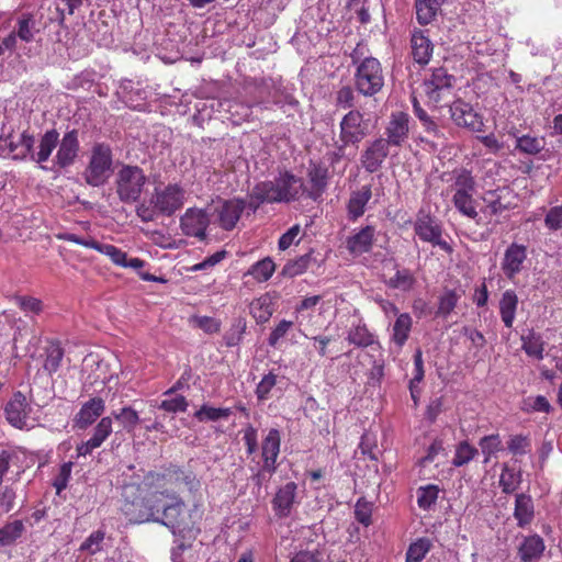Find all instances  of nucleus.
<instances>
[{"label":"nucleus","mask_w":562,"mask_h":562,"mask_svg":"<svg viewBox=\"0 0 562 562\" xmlns=\"http://www.w3.org/2000/svg\"><path fill=\"white\" fill-rule=\"evenodd\" d=\"M376 239V229L373 225H366L353 232L346 238L345 246L352 257H359L373 249Z\"/></svg>","instance_id":"17"},{"label":"nucleus","mask_w":562,"mask_h":562,"mask_svg":"<svg viewBox=\"0 0 562 562\" xmlns=\"http://www.w3.org/2000/svg\"><path fill=\"white\" fill-rule=\"evenodd\" d=\"M521 349L527 356L537 360H542L544 355V340L541 334L536 333L533 329L528 330L527 334L521 335Z\"/></svg>","instance_id":"34"},{"label":"nucleus","mask_w":562,"mask_h":562,"mask_svg":"<svg viewBox=\"0 0 562 562\" xmlns=\"http://www.w3.org/2000/svg\"><path fill=\"white\" fill-rule=\"evenodd\" d=\"M310 262V255H303L295 260L286 262L283 266L281 273L284 277L294 278L296 276L304 273L307 270Z\"/></svg>","instance_id":"57"},{"label":"nucleus","mask_w":562,"mask_h":562,"mask_svg":"<svg viewBox=\"0 0 562 562\" xmlns=\"http://www.w3.org/2000/svg\"><path fill=\"white\" fill-rule=\"evenodd\" d=\"M277 384V375L272 372H269L268 374L263 375L261 381L258 383L256 387V396L258 401H266L270 396L271 390Z\"/></svg>","instance_id":"62"},{"label":"nucleus","mask_w":562,"mask_h":562,"mask_svg":"<svg viewBox=\"0 0 562 562\" xmlns=\"http://www.w3.org/2000/svg\"><path fill=\"white\" fill-rule=\"evenodd\" d=\"M276 271V263L270 257H266L255 262L247 274L251 276L257 282L268 281Z\"/></svg>","instance_id":"45"},{"label":"nucleus","mask_w":562,"mask_h":562,"mask_svg":"<svg viewBox=\"0 0 562 562\" xmlns=\"http://www.w3.org/2000/svg\"><path fill=\"white\" fill-rule=\"evenodd\" d=\"M34 19L32 14H22L16 25V36L24 42H31L33 38Z\"/></svg>","instance_id":"59"},{"label":"nucleus","mask_w":562,"mask_h":562,"mask_svg":"<svg viewBox=\"0 0 562 562\" xmlns=\"http://www.w3.org/2000/svg\"><path fill=\"white\" fill-rule=\"evenodd\" d=\"M384 86V75L381 63L374 57H366L357 66L355 72L356 90L364 97H373Z\"/></svg>","instance_id":"7"},{"label":"nucleus","mask_w":562,"mask_h":562,"mask_svg":"<svg viewBox=\"0 0 562 562\" xmlns=\"http://www.w3.org/2000/svg\"><path fill=\"white\" fill-rule=\"evenodd\" d=\"M105 532L103 530L93 531L81 544L80 551H86L90 554H95L101 551L102 542L104 540Z\"/></svg>","instance_id":"60"},{"label":"nucleus","mask_w":562,"mask_h":562,"mask_svg":"<svg viewBox=\"0 0 562 562\" xmlns=\"http://www.w3.org/2000/svg\"><path fill=\"white\" fill-rule=\"evenodd\" d=\"M507 449L514 456H525L531 450V441L528 436L513 435L507 441Z\"/></svg>","instance_id":"56"},{"label":"nucleus","mask_w":562,"mask_h":562,"mask_svg":"<svg viewBox=\"0 0 562 562\" xmlns=\"http://www.w3.org/2000/svg\"><path fill=\"white\" fill-rule=\"evenodd\" d=\"M462 293L453 289H445L438 297V308L436 314L441 317H448L457 307Z\"/></svg>","instance_id":"44"},{"label":"nucleus","mask_w":562,"mask_h":562,"mask_svg":"<svg viewBox=\"0 0 562 562\" xmlns=\"http://www.w3.org/2000/svg\"><path fill=\"white\" fill-rule=\"evenodd\" d=\"M246 330V322L243 318L237 319L235 324L231 326V328L224 334L223 339L227 347L237 346L241 339L243 335Z\"/></svg>","instance_id":"58"},{"label":"nucleus","mask_w":562,"mask_h":562,"mask_svg":"<svg viewBox=\"0 0 562 562\" xmlns=\"http://www.w3.org/2000/svg\"><path fill=\"white\" fill-rule=\"evenodd\" d=\"M296 488L297 485L295 482H288L277 491L271 502L272 509L277 517L285 518L290 516L295 502Z\"/></svg>","instance_id":"28"},{"label":"nucleus","mask_w":562,"mask_h":562,"mask_svg":"<svg viewBox=\"0 0 562 562\" xmlns=\"http://www.w3.org/2000/svg\"><path fill=\"white\" fill-rule=\"evenodd\" d=\"M479 453V450L467 440L461 441L456 447L452 464L457 468L463 467L472 461Z\"/></svg>","instance_id":"51"},{"label":"nucleus","mask_w":562,"mask_h":562,"mask_svg":"<svg viewBox=\"0 0 562 562\" xmlns=\"http://www.w3.org/2000/svg\"><path fill=\"white\" fill-rule=\"evenodd\" d=\"M514 518L519 528L529 526L535 519V505L532 497L526 493L516 494Z\"/></svg>","instance_id":"30"},{"label":"nucleus","mask_w":562,"mask_h":562,"mask_svg":"<svg viewBox=\"0 0 562 562\" xmlns=\"http://www.w3.org/2000/svg\"><path fill=\"white\" fill-rule=\"evenodd\" d=\"M456 79L443 67L430 69L420 85V94L435 109L448 105L454 98Z\"/></svg>","instance_id":"4"},{"label":"nucleus","mask_w":562,"mask_h":562,"mask_svg":"<svg viewBox=\"0 0 562 562\" xmlns=\"http://www.w3.org/2000/svg\"><path fill=\"white\" fill-rule=\"evenodd\" d=\"M276 182L274 181H261L257 183L252 191L256 195L259 196L260 202L263 203H274L279 202L278 199V190L276 189Z\"/></svg>","instance_id":"55"},{"label":"nucleus","mask_w":562,"mask_h":562,"mask_svg":"<svg viewBox=\"0 0 562 562\" xmlns=\"http://www.w3.org/2000/svg\"><path fill=\"white\" fill-rule=\"evenodd\" d=\"M371 198L372 189L370 184L362 186L359 190L351 192L347 203L348 218L355 222L361 217Z\"/></svg>","instance_id":"29"},{"label":"nucleus","mask_w":562,"mask_h":562,"mask_svg":"<svg viewBox=\"0 0 562 562\" xmlns=\"http://www.w3.org/2000/svg\"><path fill=\"white\" fill-rule=\"evenodd\" d=\"M389 156L387 142L380 137L371 142L361 154V165L369 173L376 172Z\"/></svg>","instance_id":"22"},{"label":"nucleus","mask_w":562,"mask_h":562,"mask_svg":"<svg viewBox=\"0 0 562 562\" xmlns=\"http://www.w3.org/2000/svg\"><path fill=\"white\" fill-rule=\"evenodd\" d=\"M520 483V471H516L515 469L509 468L507 464H505L499 476V486L502 488V492L505 494H512L518 488Z\"/></svg>","instance_id":"47"},{"label":"nucleus","mask_w":562,"mask_h":562,"mask_svg":"<svg viewBox=\"0 0 562 562\" xmlns=\"http://www.w3.org/2000/svg\"><path fill=\"white\" fill-rule=\"evenodd\" d=\"M452 203L460 214L476 223L479 222L480 216L474 194H453Z\"/></svg>","instance_id":"40"},{"label":"nucleus","mask_w":562,"mask_h":562,"mask_svg":"<svg viewBox=\"0 0 562 562\" xmlns=\"http://www.w3.org/2000/svg\"><path fill=\"white\" fill-rule=\"evenodd\" d=\"M527 259V247L517 243L510 244L504 255L502 270L508 279H514L522 269Z\"/></svg>","instance_id":"27"},{"label":"nucleus","mask_w":562,"mask_h":562,"mask_svg":"<svg viewBox=\"0 0 562 562\" xmlns=\"http://www.w3.org/2000/svg\"><path fill=\"white\" fill-rule=\"evenodd\" d=\"M307 187L303 184V194L306 198L318 201L328 187L329 169L322 162H310L307 168Z\"/></svg>","instance_id":"15"},{"label":"nucleus","mask_w":562,"mask_h":562,"mask_svg":"<svg viewBox=\"0 0 562 562\" xmlns=\"http://www.w3.org/2000/svg\"><path fill=\"white\" fill-rule=\"evenodd\" d=\"M544 225L549 231L562 229V204L552 206L546 214Z\"/></svg>","instance_id":"64"},{"label":"nucleus","mask_w":562,"mask_h":562,"mask_svg":"<svg viewBox=\"0 0 562 562\" xmlns=\"http://www.w3.org/2000/svg\"><path fill=\"white\" fill-rule=\"evenodd\" d=\"M105 411V402L102 397L94 396L83 403L74 417V426L78 429H87L91 426Z\"/></svg>","instance_id":"26"},{"label":"nucleus","mask_w":562,"mask_h":562,"mask_svg":"<svg viewBox=\"0 0 562 562\" xmlns=\"http://www.w3.org/2000/svg\"><path fill=\"white\" fill-rule=\"evenodd\" d=\"M64 349L57 339L40 340L37 346V379L42 380L45 395L48 400L55 397V382L53 374L59 369L64 358Z\"/></svg>","instance_id":"5"},{"label":"nucleus","mask_w":562,"mask_h":562,"mask_svg":"<svg viewBox=\"0 0 562 562\" xmlns=\"http://www.w3.org/2000/svg\"><path fill=\"white\" fill-rule=\"evenodd\" d=\"M79 149L78 132L76 130L67 132L59 142L54 165L58 169L71 166L78 157Z\"/></svg>","instance_id":"21"},{"label":"nucleus","mask_w":562,"mask_h":562,"mask_svg":"<svg viewBox=\"0 0 562 562\" xmlns=\"http://www.w3.org/2000/svg\"><path fill=\"white\" fill-rule=\"evenodd\" d=\"M281 447V434L279 429L271 428L267 432L266 437L261 442V459L262 465L255 479L257 484H260L261 477L265 473L272 475L278 469V457L280 454Z\"/></svg>","instance_id":"13"},{"label":"nucleus","mask_w":562,"mask_h":562,"mask_svg":"<svg viewBox=\"0 0 562 562\" xmlns=\"http://www.w3.org/2000/svg\"><path fill=\"white\" fill-rule=\"evenodd\" d=\"M276 189L278 190L279 202H292L299 200L303 193V181L291 171L280 172L276 178Z\"/></svg>","instance_id":"23"},{"label":"nucleus","mask_w":562,"mask_h":562,"mask_svg":"<svg viewBox=\"0 0 562 562\" xmlns=\"http://www.w3.org/2000/svg\"><path fill=\"white\" fill-rule=\"evenodd\" d=\"M420 124L424 131L429 135L428 137L420 136L419 140L422 143L427 144L432 149H437L440 144H443L446 139L445 133L431 116L420 122Z\"/></svg>","instance_id":"42"},{"label":"nucleus","mask_w":562,"mask_h":562,"mask_svg":"<svg viewBox=\"0 0 562 562\" xmlns=\"http://www.w3.org/2000/svg\"><path fill=\"white\" fill-rule=\"evenodd\" d=\"M346 339L349 344L360 348H367L373 346L374 344L379 345V342L375 340V336L363 323H359L358 325L350 327Z\"/></svg>","instance_id":"37"},{"label":"nucleus","mask_w":562,"mask_h":562,"mask_svg":"<svg viewBox=\"0 0 562 562\" xmlns=\"http://www.w3.org/2000/svg\"><path fill=\"white\" fill-rule=\"evenodd\" d=\"M440 0H415L416 19L420 25H427L436 18Z\"/></svg>","instance_id":"39"},{"label":"nucleus","mask_w":562,"mask_h":562,"mask_svg":"<svg viewBox=\"0 0 562 562\" xmlns=\"http://www.w3.org/2000/svg\"><path fill=\"white\" fill-rule=\"evenodd\" d=\"M64 239L77 245H81L86 248L94 249L100 254L109 257L114 265L122 268L139 270L145 266V261L140 258H128L125 251L111 244H102L93 238H83L76 234H66Z\"/></svg>","instance_id":"10"},{"label":"nucleus","mask_w":562,"mask_h":562,"mask_svg":"<svg viewBox=\"0 0 562 562\" xmlns=\"http://www.w3.org/2000/svg\"><path fill=\"white\" fill-rule=\"evenodd\" d=\"M415 235L424 243L438 247L448 255L453 252V247L443 238L441 222L429 212L420 210L414 222Z\"/></svg>","instance_id":"9"},{"label":"nucleus","mask_w":562,"mask_h":562,"mask_svg":"<svg viewBox=\"0 0 562 562\" xmlns=\"http://www.w3.org/2000/svg\"><path fill=\"white\" fill-rule=\"evenodd\" d=\"M434 44L428 30L415 27L411 33V54L415 63L427 65L432 56Z\"/></svg>","instance_id":"24"},{"label":"nucleus","mask_w":562,"mask_h":562,"mask_svg":"<svg viewBox=\"0 0 562 562\" xmlns=\"http://www.w3.org/2000/svg\"><path fill=\"white\" fill-rule=\"evenodd\" d=\"M339 128L338 150L342 151L347 146H358L370 134V121L359 110H350L342 116Z\"/></svg>","instance_id":"11"},{"label":"nucleus","mask_w":562,"mask_h":562,"mask_svg":"<svg viewBox=\"0 0 562 562\" xmlns=\"http://www.w3.org/2000/svg\"><path fill=\"white\" fill-rule=\"evenodd\" d=\"M232 409L228 407H213L203 404L195 413L194 418L201 423L204 422H217L220 419H226L231 416Z\"/></svg>","instance_id":"46"},{"label":"nucleus","mask_w":562,"mask_h":562,"mask_svg":"<svg viewBox=\"0 0 562 562\" xmlns=\"http://www.w3.org/2000/svg\"><path fill=\"white\" fill-rule=\"evenodd\" d=\"M276 299L274 295L265 293L251 301L249 312L258 324H265L270 319L274 312Z\"/></svg>","instance_id":"31"},{"label":"nucleus","mask_w":562,"mask_h":562,"mask_svg":"<svg viewBox=\"0 0 562 562\" xmlns=\"http://www.w3.org/2000/svg\"><path fill=\"white\" fill-rule=\"evenodd\" d=\"M143 494L142 484H125L122 490L121 510L132 524L159 521L168 490Z\"/></svg>","instance_id":"2"},{"label":"nucleus","mask_w":562,"mask_h":562,"mask_svg":"<svg viewBox=\"0 0 562 562\" xmlns=\"http://www.w3.org/2000/svg\"><path fill=\"white\" fill-rule=\"evenodd\" d=\"M409 115L404 112H394L391 114L387 126L385 127L384 142L387 146L401 147L408 138Z\"/></svg>","instance_id":"19"},{"label":"nucleus","mask_w":562,"mask_h":562,"mask_svg":"<svg viewBox=\"0 0 562 562\" xmlns=\"http://www.w3.org/2000/svg\"><path fill=\"white\" fill-rule=\"evenodd\" d=\"M517 306L518 297L516 293L513 290L505 291L499 301V314L504 325L507 328L513 327Z\"/></svg>","instance_id":"36"},{"label":"nucleus","mask_w":562,"mask_h":562,"mask_svg":"<svg viewBox=\"0 0 562 562\" xmlns=\"http://www.w3.org/2000/svg\"><path fill=\"white\" fill-rule=\"evenodd\" d=\"M439 492H440L439 487L435 484H428L425 486H420L417 490L418 507L424 510L429 509L432 505L436 504V502L438 499Z\"/></svg>","instance_id":"53"},{"label":"nucleus","mask_w":562,"mask_h":562,"mask_svg":"<svg viewBox=\"0 0 562 562\" xmlns=\"http://www.w3.org/2000/svg\"><path fill=\"white\" fill-rule=\"evenodd\" d=\"M431 549L427 538H419L412 542L406 551V562H420Z\"/></svg>","instance_id":"52"},{"label":"nucleus","mask_w":562,"mask_h":562,"mask_svg":"<svg viewBox=\"0 0 562 562\" xmlns=\"http://www.w3.org/2000/svg\"><path fill=\"white\" fill-rule=\"evenodd\" d=\"M146 182L147 177L140 167L124 165L116 173V194L122 202L134 203L140 198Z\"/></svg>","instance_id":"8"},{"label":"nucleus","mask_w":562,"mask_h":562,"mask_svg":"<svg viewBox=\"0 0 562 562\" xmlns=\"http://www.w3.org/2000/svg\"><path fill=\"white\" fill-rule=\"evenodd\" d=\"M58 143V132L56 130L47 131L41 138L40 150H37V164L46 161Z\"/></svg>","instance_id":"49"},{"label":"nucleus","mask_w":562,"mask_h":562,"mask_svg":"<svg viewBox=\"0 0 562 562\" xmlns=\"http://www.w3.org/2000/svg\"><path fill=\"white\" fill-rule=\"evenodd\" d=\"M546 142L543 138L522 135L517 138L516 148L528 155H537L544 148Z\"/></svg>","instance_id":"54"},{"label":"nucleus","mask_w":562,"mask_h":562,"mask_svg":"<svg viewBox=\"0 0 562 562\" xmlns=\"http://www.w3.org/2000/svg\"><path fill=\"white\" fill-rule=\"evenodd\" d=\"M479 447L484 456V463H488L497 452L503 450V442L499 434L484 436L479 441Z\"/></svg>","instance_id":"48"},{"label":"nucleus","mask_w":562,"mask_h":562,"mask_svg":"<svg viewBox=\"0 0 562 562\" xmlns=\"http://www.w3.org/2000/svg\"><path fill=\"white\" fill-rule=\"evenodd\" d=\"M143 484L151 491L168 490L170 493H175L170 487H178L181 484L189 492H195L201 486L200 480L192 471L175 463L162 467L160 471H148L144 475Z\"/></svg>","instance_id":"3"},{"label":"nucleus","mask_w":562,"mask_h":562,"mask_svg":"<svg viewBox=\"0 0 562 562\" xmlns=\"http://www.w3.org/2000/svg\"><path fill=\"white\" fill-rule=\"evenodd\" d=\"M191 323L206 334H215L221 330V322L211 316H193Z\"/></svg>","instance_id":"63"},{"label":"nucleus","mask_w":562,"mask_h":562,"mask_svg":"<svg viewBox=\"0 0 562 562\" xmlns=\"http://www.w3.org/2000/svg\"><path fill=\"white\" fill-rule=\"evenodd\" d=\"M126 434H134L137 425L140 423V417L137 411L132 406H123L119 411H113L111 415Z\"/></svg>","instance_id":"38"},{"label":"nucleus","mask_w":562,"mask_h":562,"mask_svg":"<svg viewBox=\"0 0 562 562\" xmlns=\"http://www.w3.org/2000/svg\"><path fill=\"white\" fill-rule=\"evenodd\" d=\"M245 209L246 202L243 199L234 198L225 200L217 209V221L220 227L225 231L234 229Z\"/></svg>","instance_id":"25"},{"label":"nucleus","mask_w":562,"mask_h":562,"mask_svg":"<svg viewBox=\"0 0 562 562\" xmlns=\"http://www.w3.org/2000/svg\"><path fill=\"white\" fill-rule=\"evenodd\" d=\"M72 462L68 461L60 465L58 473L53 479V486L56 488V493L59 495L68 485L71 476Z\"/></svg>","instance_id":"61"},{"label":"nucleus","mask_w":562,"mask_h":562,"mask_svg":"<svg viewBox=\"0 0 562 562\" xmlns=\"http://www.w3.org/2000/svg\"><path fill=\"white\" fill-rule=\"evenodd\" d=\"M449 112L452 122L474 133L484 131L483 116L473 106L462 99L452 100L449 103Z\"/></svg>","instance_id":"14"},{"label":"nucleus","mask_w":562,"mask_h":562,"mask_svg":"<svg viewBox=\"0 0 562 562\" xmlns=\"http://www.w3.org/2000/svg\"><path fill=\"white\" fill-rule=\"evenodd\" d=\"M112 425L113 422L111 416L101 417V419L93 428L92 436L87 441L81 442L80 445L77 446V457H86L88 454H91L93 450L100 448L112 434Z\"/></svg>","instance_id":"20"},{"label":"nucleus","mask_w":562,"mask_h":562,"mask_svg":"<svg viewBox=\"0 0 562 562\" xmlns=\"http://www.w3.org/2000/svg\"><path fill=\"white\" fill-rule=\"evenodd\" d=\"M416 282L417 279L413 271L398 265H395L394 274L384 280L389 289L398 290L404 293L411 292L415 288Z\"/></svg>","instance_id":"33"},{"label":"nucleus","mask_w":562,"mask_h":562,"mask_svg":"<svg viewBox=\"0 0 562 562\" xmlns=\"http://www.w3.org/2000/svg\"><path fill=\"white\" fill-rule=\"evenodd\" d=\"M454 181L451 184L453 194H474L475 193V180L471 171L467 169H460L454 171Z\"/></svg>","instance_id":"41"},{"label":"nucleus","mask_w":562,"mask_h":562,"mask_svg":"<svg viewBox=\"0 0 562 562\" xmlns=\"http://www.w3.org/2000/svg\"><path fill=\"white\" fill-rule=\"evenodd\" d=\"M83 0H53L54 14L49 15V22L64 23L67 15H72L82 5Z\"/></svg>","instance_id":"43"},{"label":"nucleus","mask_w":562,"mask_h":562,"mask_svg":"<svg viewBox=\"0 0 562 562\" xmlns=\"http://www.w3.org/2000/svg\"><path fill=\"white\" fill-rule=\"evenodd\" d=\"M204 510L201 504H193L188 508L178 493L166 496L158 522L169 528L172 535L179 538V549L187 550L201 535V521Z\"/></svg>","instance_id":"1"},{"label":"nucleus","mask_w":562,"mask_h":562,"mask_svg":"<svg viewBox=\"0 0 562 562\" xmlns=\"http://www.w3.org/2000/svg\"><path fill=\"white\" fill-rule=\"evenodd\" d=\"M184 190L177 183H169L165 188H155L150 203L159 214L171 216L183 206Z\"/></svg>","instance_id":"12"},{"label":"nucleus","mask_w":562,"mask_h":562,"mask_svg":"<svg viewBox=\"0 0 562 562\" xmlns=\"http://www.w3.org/2000/svg\"><path fill=\"white\" fill-rule=\"evenodd\" d=\"M113 165V154L109 144L97 143L91 149L90 160L83 171V178L89 186L100 187L110 177Z\"/></svg>","instance_id":"6"},{"label":"nucleus","mask_w":562,"mask_h":562,"mask_svg":"<svg viewBox=\"0 0 562 562\" xmlns=\"http://www.w3.org/2000/svg\"><path fill=\"white\" fill-rule=\"evenodd\" d=\"M32 412L31 403L21 392L13 394L4 407V415L9 424L19 429L30 428L29 419Z\"/></svg>","instance_id":"16"},{"label":"nucleus","mask_w":562,"mask_h":562,"mask_svg":"<svg viewBox=\"0 0 562 562\" xmlns=\"http://www.w3.org/2000/svg\"><path fill=\"white\" fill-rule=\"evenodd\" d=\"M210 218L204 210L189 209L180 220V227L186 236L204 240Z\"/></svg>","instance_id":"18"},{"label":"nucleus","mask_w":562,"mask_h":562,"mask_svg":"<svg viewBox=\"0 0 562 562\" xmlns=\"http://www.w3.org/2000/svg\"><path fill=\"white\" fill-rule=\"evenodd\" d=\"M412 326L413 319L408 313H401L397 315L392 328V341L398 348H402L406 344Z\"/></svg>","instance_id":"35"},{"label":"nucleus","mask_w":562,"mask_h":562,"mask_svg":"<svg viewBox=\"0 0 562 562\" xmlns=\"http://www.w3.org/2000/svg\"><path fill=\"white\" fill-rule=\"evenodd\" d=\"M544 549V541L539 535L527 536L518 547V555L521 562H535L542 557Z\"/></svg>","instance_id":"32"},{"label":"nucleus","mask_w":562,"mask_h":562,"mask_svg":"<svg viewBox=\"0 0 562 562\" xmlns=\"http://www.w3.org/2000/svg\"><path fill=\"white\" fill-rule=\"evenodd\" d=\"M24 532V525L21 520L8 522L0 528V547L13 544Z\"/></svg>","instance_id":"50"}]
</instances>
